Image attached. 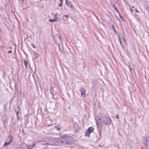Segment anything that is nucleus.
Returning <instances> with one entry per match:
<instances>
[{
    "label": "nucleus",
    "instance_id": "4",
    "mask_svg": "<svg viewBox=\"0 0 149 149\" xmlns=\"http://www.w3.org/2000/svg\"><path fill=\"white\" fill-rule=\"evenodd\" d=\"M65 4L69 8H71L72 9L74 8V7L72 3L68 0H65Z\"/></svg>",
    "mask_w": 149,
    "mask_h": 149
},
{
    "label": "nucleus",
    "instance_id": "17",
    "mask_svg": "<svg viewBox=\"0 0 149 149\" xmlns=\"http://www.w3.org/2000/svg\"><path fill=\"white\" fill-rule=\"evenodd\" d=\"M50 90L51 93L52 94H53L54 92V88L52 87H51L50 88Z\"/></svg>",
    "mask_w": 149,
    "mask_h": 149
},
{
    "label": "nucleus",
    "instance_id": "29",
    "mask_svg": "<svg viewBox=\"0 0 149 149\" xmlns=\"http://www.w3.org/2000/svg\"><path fill=\"white\" fill-rule=\"evenodd\" d=\"M135 10L137 13H139V11L136 9H135Z\"/></svg>",
    "mask_w": 149,
    "mask_h": 149
},
{
    "label": "nucleus",
    "instance_id": "31",
    "mask_svg": "<svg viewBox=\"0 0 149 149\" xmlns=\"http://www.w3.org/2000/svg\"><path fill=\"white\" fill-rule=\"evenodd\" d=\"M112 27H113V30H115V28H114V26H113V25L112 26Z\"/></svg>",
    "mask_w": 149,
    "mask_h": 149
},
{
    "label": "nucleus",
    "instance_id": "24",
    "mask_svg": "<svg viewBox=\"0 0 149 149\" xmlns=\"http://www.w3.org/2000/svg\"><path fill=\"white\" fill-rule=\"evenodd\" d=\"M62 5V3H60L59 4V6L60 7H61Z\"/></svg>",
    "mask_w": 149,
    "mask_h": 149
},
{
    "label": "nucleus",
    "instance_id": "22",
    "mask_svg": "<svg viewBox=\"0 0 149 149\" xmlns=\"http://www.w3.org/2000/svg\"><path fill=\"white\" fill-rule=\"evenodd\" d=\"M115 117L116 118L118 119L119 118V116L118 115H116L115 116Z\"/></svg>",
    "mask_w": 149,
    "mask_h": 149
},
{
    "label": "nucleus",
    "instance_id": "26",
    "mask_svg": "<svg viewBox=\"0 0 149 149\" xmlns=\"http://www.w3.org/2000/svg\"><path fill=\"white\" fill-rule=\"evenodd\" d=\"M63 0H59L60 3H63Z\"/></svg>",
    "mask_w": 149,
    "mask_h": 149
},
{
    "label": "nucleus",
    "instance_id": "20",
    "mask_svg": "<svg viewBox=\"0 0 149 149\" xmlns=\"http://www.w3.org/2000/svg\"><path fill=\"white\" fill-rule=\"evenodd\" d=\"M58 40H59V42H60V43H62V40L61 39V38H60V37L59 36H58Z\"/></svg>",
    "mask_w": 149,
    "mask_h": 149
},
{
    "label": "nucleus",
    "instance_id": "13",
    "mask_svg": "<svg viewBox=\"0 0 149 149\" xmlns=\"http://www.w3.org/2000/svg\"><path fill=\"white\" fill-rule=\"evenodd\" d=\"M24 64L26 68H27L28 66V63L26 60H24Z\"/></svg>",
    "mask_w": 149,
    "mask_h": 149
},
{
    "label": "nucleus",
    "instance_id": "34",
    "mask_svg": "<svg viewBox=\"0 0 149 149\" xmlns=\"http://www.w3.org/2000/svg\"><path fill=\"white\" fill-rule=\"evenodd\" d=\"M99 146H101L100 145V144H99Z\"/></svg>",
    "mask_w": 149,
    "mask_h": 149
},
{
    "label": "nucleus",
    "instance_id": "12",
    "mask_svg": "<svg viewBox=\"0 0 149 149\" xmlns=\"http://www.w3.org/2000/svg\"><path fill=\"white\" fill-rule=\"evenodd\" d=\"M91 133V132L87 130L85 132V135L86 136H89L90 134Z\"/></svg>",
    "mask_w": 149,
    "mask_h": 149
},
{
    "label": "nucleus",
    "instance_id": "3",
    "mask_svg": "<svg viewBox=\"0 0 149 149\" xmlns=\"http://www.w3.org/2000/svg\"><path fill=\"white\" fill-rule=\"evenodd\" d=\"M118 38L120 44L122 45L123 47L124 48V47L126 45V43L125 38H122L121 39H120V38Z\"/></svg>",
    "mask_w": 149,
    "mask_h": 149
},
{
    "label": "nucleus",
    "instance_id": "6",
    "mask_svg": "<svg viewBox=\"0 0 149 149\" xmlns=\"http://www.w3.org/2000/svg\"><path fill=\"white\" fill-rule=\"evenodd\" d=\"M9 137L10 138V141L9 142H5L3 145L4 146H7L9 145L13 141V139L12 136H9Z\"/></svg>",
    "mask_w": 149,
    "mask_h": 149
},
{
    "label": "nucleus",
    "instance_id": "11",
    "mask_svg": "<svg viewBox=\"0 0 149 149\" xmlns=\"http://www.w3.org/2000/svg\"><path fill=\"white\" fill-rule=\"evenodd\" d=\"M54 128H56L58 131H59L61 129V127L58 126H56L54 127Z\"/></svg>",
    "mask_w": 149,
    "mask_h": 149
},
{
    "label": "nucleus",
    "instance_id": "30",
    "mask_svg": "<svg viewBox=\"0 0 149 149\" xmlns=\"http://www.w3.org/2000/svg\"><path fill=\"white\" fill-rule=\"evenodd\" d=\"M18 113H19L18 112H17V113H16L17 115V117H18Z\"/></svg>",
    "mask_w": 149,
    "mask_h": 149
},
{
    "label": "nucleus",
    "instance_id": "21",
    "mask_svg": "<svg viewBox=\"0 0 149 149\" xmlns=\"http://www.w3.org/2000/svg\"><path fill=\"white\" fill-rule=\"evenodd\" d=\"M58 15V13H56V14H54V18H55V17H57L56 16V15Z\"/></svg>",
    "mask_w": 149,
    "mask_h": 149
},
{
    "label": "nucleus",
    "instance_id": "19",
    "mask_svg": "<svg viewBox=\"0 0 149 149\" xmlns=\"http://www.w3.org/2000/svg\"><path fill=\"white\" fill-rule=\"evenodd\" d=\"M74 127L76 129H77L78 128V125L77 123H75L74 125Z\"/></svg>",
    "mask_w": 149,
    "mask_h": 149
},
{
    "label": "nucleus",
    "instance_id": "5",
    "mask_svg": "<svg viewBox=\"0 0 149 149\" xmlns=\"http://www.w3.org/2000/svg\"><path fill=\"white\" fill-rule=\"evenodd\" d=\"M95 120L97 125V127H99L101 123V119L99 117H97L95 118Z\"/></svg>",
    "mask_w": 149,
    "mask_h": 149
},
{
    "label": "nucleus",
    "instance_id": "2",
    "mask_svg": "<svg viewBox=\"0 0 149 149\" xmlns=\"http://www.w3.org/2000/svg\"><path fill=\"white\" fill-rule=\"evenodd\" d=\"M104 123L106 125H109L111 123V119L108 117H104L103 118Z\"/></svg>",
    "mask_w": 149,
    "mask_h": 149
},
{
    "label": "nucleus",
    "instance_id": "18",
    "mask_svg": "<svg viewBox=\"0 0 149 149\" xmlns=\"http://www.w3.org/2000/svg\"><path fill=\"white\" fill-rule=\"evenodd\" d=\"M111 4L112 5V7H113V8L115 10H116L117 9V8L116 7V6H115V5L114 4V3H111Z\"/></svg>",
    "mask_w": 149,
    "mask_h": 149
},
{
    "label": "nucleus",
    "instance_id": "8",
    "mask_svg": "<svg viewBox=\"0 0 149 149\" xmlns=\"http://www.w3.org/2000/svg\"><path fill=\"white\" fill-rule=\"evenodd\" d=\"M36 143H33L32 145H29L26 146V147L28 149H32L36 145Z\"/></svg>",
    "mask_w": 149,
    "mask_h": 149
},
{
    "label": "nucleus",
    "instance_id": "35",
    "mask_svg": "<svg viewBox=\"0 0 149 149\" xmlns=\"http://www.w3.org/2000/svg\"><path fill=\"white\" fill-rule=\"evenodd\" d=\"M114 31H115V30H114Z\"/></svg>",
    "mask_w": 149,
    "mask_h": 149
},
{
    "label": "nucleus",
    "instance_id": "7",
    "mask_svg": "<svg viewBox=\"0 0 149 149\" xmlns=\"http://www.w3.org/2000/svg\"><path fill=\"white\" fill-rule=\"evenodd\" d=\"M79 90L81 92V95L85 97V90L84 89V88H81Z\"/></svg>",
    "mask_w": 149,
    "mask_h": 149
},
{
    "label": "nucleus",
    "instance_id": "10",
    "mask_svg": "<svg viewBox=\"0 0 149 149\" xmlns=\"http://www.w3.org/2000/svg\"><path fill=\"white\" fill-rule=\"evenodd\" d=\"M62 18L64 21H67L68 19V16L66 15H64L63 16Z\"/></svg>",
    "mask_w": 149,
    "mask_h": 149
},
{
    "label": "nucleus",
    "instance_id": "14",
    "mask_svg": "<svg viewBox=\"0 0 149 149\" xmlns=\"http://www.w3.org/2000/svg\"><path fill=\"white\" fill-rule=\"evenodd\" d=\"M93 130L94 129L93 127H90L88 128L87 130L91 133L93 131Z\"/></svg>",
    "mask_w": 149,
    "mask_h": 149
},
{
    "label": "nucleus",
    "instance_id": "33",
    "mask_svg": "<svg viewBox=\"0 0 149 149\" xmlns=\"http://www.w3.org/2000/svg\"><path fill=\"white\" fill-rule=\"evenodd\" d=\"M59 135H60V136H61V137H62V136H61V134H60Z\"/></svg>",
    "mask_w": 149,
    "mask_h": 149
},
{
    "label": "nucleus",
    "instance_id": "25",
    "mask_svg": "<svg viewBox=\"0 0 149 149\" xmlns=\"http://www.w3.org/2000/svg\"><path fill=\"white\" fill-rule=\"evenodd\" d=\"M32 47L34 48H35V47H36V46L34 45H33V44H32Z\"/></svg>",
    "mask_w": 149,
    "mask_h": 149
},
{
    "label": "nucleus",
    "instance_id": "27",
    "mask_svg": "<svg viewBox=\"0 0 149 149\" xmlns=\"http://www.w3.org/2000/svg\"><path fill=\"white\" fill-rule=\"evenodd\" d=\"M130 10L131 11V13H132V12L133 11V10L131 8H130Z\"/></svg>",
    "mask_w": 149,
    "mask_h": 149
},
{
    "label": "nucleus",
    "instance_id": "32",
    "mask_svg": "<svg viewBox=\"0 0 149 149\" xmlns=\"http://www.w3.org/2000/svg\"><path fill=\"white\" fill-rule=\"evenodd\" d=\"M119 16L121 18H122V16L119 15Z\"/></svg>",
    "mask_w": 149,
    "mask_h": 149
},
{
    "label": "nucleus",
    "instance_id": "28",
    "mask_svg": "<svg viewBox=\"0 0 149 149\" xmlns=\"http://www.w3.org/2000/svg\"><path fill=\"white\" fill-rule=\"evenodd\" d=\"M116 10V11H117V12L118 13H119V11L117 10V9L116 10Z\"/></svg>",
    "mask_w": 149,
    "mask_h": 149
},
{
    "label": "nucleus",
    "instance_id": "16",
    "mask_svg": "<svg viewBox=\"0 0 149 149\" xmlns=\"http://www.w3.org/2000/svg\"><path fill=\"white\" fill-rule=\"evenodd\" d=\"M146 8L148 12H149V3H147Z\"/></svg>",
    "mask_w": 149,
    "mask_h": 149
},
{
    "label": "nucleus",
    "instance_id": "23",
    "mask_svg": "<svg viewBox=\"0 0 149 149\" xmlns=\"http://www.w3.org/2000/svg\"><path fill=\"white\" fill-rule=\"evenodd\" d=\"M12 51H11V50H10V51H8V53L9 54H10V53H12Z\"/></svg>",
    "mask_w": 149,
    "mask_h": 149
},
{
    "label": "nucleus",
    "instance_id": "1",
    "mask_svg": "<svg viewBox=\"0 0 149 149\" xmlns=\"http://www.w3.org/2000/svg\"><path fill=\"white\" fill-rule=\"evenodd\" d=\"M51 140H55V142L53 141V143H46V144L52 146H60L61 145L67 146L72 143L71 137L63 138L61 139L55 138V139H51Z\"/></svg>",
    "mask_w": 149,
    "mask_h": 149
},
{
    "label": "nucleus",
    "instance_id": "9",
    "mask_svg": "<svg viewBox=\"0 0 149 149\" xmlns=\"http://www.w3.org/2000/svg\"><path fill=\"white\" fill-rule=\"evenodd\" d=\"M58 19V17H55V18H54L53 19H49V21L50 22H57Z\"/></svg>",
    "mask_w": 149,
    "mask_h": 149
},
{
    "label": "nucleus",
    "instance_id": "15",
    "mask_svg": "<svg viewBox=\"0 0 149 149\" xmlns=\"http://www.w3.org/2000/svg\"><path fill=\"white\" fill-rule=\"evenodd\" d=\"M55 139V138H51L49 139L48 140V143H50L53 142V140H51V139ZM54 142H55V140H54Z\"/></svg>",
    "mask_w": 149,
    "mask_h": 149
}]
</instances>
